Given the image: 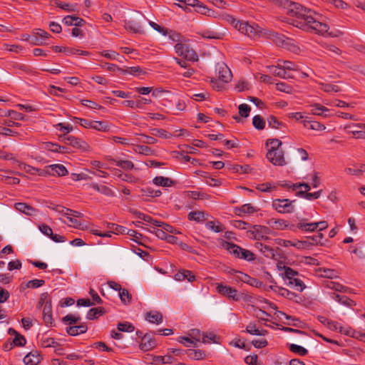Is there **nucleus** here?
<instances>
[{
  "label": "nucleus",
  "mask_w": 365,
  "mask_h": 365,
  "mask_svg": "<svg viewBox=\"0 0 365 365\" xmlns=\"http://www.w3.org/2000/svg\"><path fill=\"white\" fill-rule=\"evenodd\" d=\"M267 123L269 127L274 129H278L282 125V123L279 122L274 115H270L267 118Z\"/></svg>",
  "instance_id": "bf43d9fd"
},
{
  "label": "nucleus",
  "mask_w": 365,
  "mask_h": 365,
  "mask_svg": "<svg viewBox=\"0 0 365 365\" xmlns=\"http://www.w3.org/2000/svg\"><path fill=\"white\" fill-rule=\"evenodd\" d=\"M41 345L43 347H56L58 344V342L53 339L50 337L43 338L41 339Z\"/></svg>",
  "instance_id": "e2e57ef3"
},
{
  "label": "nucleus",
  "mask_w": 365,
  "mask_h": 365,
  "mask_svg": "<svg viewBox=\"0 0 365 365\" xmlns=\"http://www.w3.org/2000/svg\"><path fill=\"white\" fill-rule=\"evenodd\" d=\"M145 319L150 323L159 324L163 322V315L158 311H152L146 313Z\"/></svg>",
  "instance_id": "cd10ccee"
},
{
  "label": "nucleus",
  "mask_w": 365,
  "mask_h": 365,
  "mask_svg": "<svg viewBox=\"0 0 365 365\" xmlns=\"http://www.w3.org/2000/svg\"><path fill=\"white\" fill-rule=\"evenodd\" d=\"M270 232V229L267 227L254 225L253 229L247 232V235L250 238L257 240H267Z\"/></svg>",
  "instance_id": "6e6552de"
},
{
  "label": "nucleus",
  "mask_w": 365,
  "mask_h": 365,
  "mask_svg": "<svg viewBox=\"0 0 365 365\" xmlns=\"http://www.w3.org/2000/svg\"><path fill=\"white\" fill-rule=\"evenodd\" d=\"M205 227L215 232H220L224 230L223 225L219 222L215 221H208L205 224Z\"/></svg>",
  "instance_id": "4c0bfd02"
},
{
  "label": "nucleus",
  "mask_w": 365,
  "mask_h": 365,
  "mask_svg": "<svg viewBox=\"0 0 365 365\" xmlns=\"http://www.w3.org/2000/svg\"><path fill=\"white\" fill-rule=\"evenodd\" d=\"M81 320V317L78 315L75 314H67L63 318V322L68 323L69 324H73Z\"/></svg>",
  "instance_id": "338daca9"
},
{
  "label": "nucleus",
  "mask_w": 365,
  "mask_h": 365,
  "mask_svg": "<svg viewBox=\"0 0 365 365\" xmlns=\"http://www.w3.org/2000/svg\"><path fill=\"white\" fill-rule=\"evenodd\" d=\"M257 211V209L251 204H245L240 207L235 208V214L242 216L244 214H252Z\"/></svg>",
  "instance_id": "c85d7f7f"
},
{
  "label": "nucleus",
  "mask_w": 365,
  "mask_h": 365,
  "mask_svg": "<svg viewBox=\"0 0 365 365\" xmlns=\"http://www.w3.org/2000/svg\"><path fill=\"white\" fill-rule=\"evenodd\" d=\"M163 36H168L169 40L173 43H181L182 42L187 41V39L180 34L168 29H166V32L163 33Z\"/></svg>",
  "instance_id": "a211bd4d"
},
{
  "label": "nucleus",
  "mask_w": 365,
  "mask_h": 365,
  "mask_svg": "<svg viewBox=\"0 0 365 365\" xmlns=\"http://www.w3.org/2000/svg\"><path fill=\"white\" fill-rule=\"evenodd\" d=\"M239 258L247 261H252L255 259L254 253L243 248H242V252H240Z\"/></svg>",
  "instance_id": "680f3d73"
},
{
  "label": "nucleus",
  "mask_w": 365,
  "mask_h": 365,
  "mask_svg": "<svg viewBox=\"0 0 365 365\" xmlns=\"http://www.w3.org/2000/svg\"><path fill=\"white\" fill-rule=\"evenodd\" d=\"M62 22L66 26H82L86 24L83 19L75 16H66L63 19Z\"/></svg>",
  "instance_id": "f3484780"
},
{
  "label": "nucleus",
  "mask_w": 365,
  "mask_h": 365,
  "mask_svg": "<svg viewBox=\"0 0 365 365\" xmlns=\"http://www.w3.org/2000/svg\"><path fill=\"white\" fill-rule=\"evenodd\" d=\"M289 349L290 351L292 353H294L296 354H298L299 356H305L307 354L308 351L304 348L303 346H301L299 345H297L294 344H291L289 345Z\"/></svg>",
  "instance_id": "a18cd8bd"
},
{
  "label": "nucleus",
  "mask_w": 365,
  "mask_h": 365,
  "mask_svg": "<svg viewBox=\"0 0 365 365\" xmlns=\"http://www.w3.org/2000/svg\"><path fill=\"white\" fill-rule=\"evenodd\" d=\"M98 131L107 132L109 130V126L105 121L93 120L92 128Z\"/></svg>",
  "instance_id": "de8ad7c7"
},
{
  "label": "nucleus",
  "mask_w": 365,
  "mask_h": 365,
  "mask_svg": "<svg viewBox=\"0 0 365 365\" xmlns=\"http://www.w3.org/2000/svg\"><path fill=\"white\" fill-rule=\"evenodd\" d=\"M56 128L63 133L62 135H66L73 131V128L69 123H59L56 125Z\"/></svg>",
  "instance_id": "5fc2aeb1"
},
{
  "label": "nucleus",
  "mask_w": 365,
  "mask_h": 365,
  "mask_svg": "<svg viewBox=\"0 0 365 365\" xmlns=\"http://www.w3.org/2000/svg\"><path fill=\"white\" fill-rule=\"evenodd\" d=\"M217 336L213 332H208L202 334V342L204 344H207L209 342H212L215 344H217L218 341L216 340Z\"/></svg>",
  "instance_id": "6e6d98bb"
},
{
  "label": "nucleus",
  "mask_w": 365,
  "mask_h": 365,
  "mask_svg": "<svg viewBox=\"0 0 365 365\" xmlns=\"http://www.w3.org/2000/svg\"><path fill=\"white\" fill-rule=\"evenodd\" d=\"M185 353L192 360H201L206 357L205 352L200 349H189L185 351Z\"/></svg>",
  "instance_id": "bb28decb"
},
{
  "label": "nucleus",
  "mask_w": 365,
  "mask_h": 365,
  "mask_svg": "<svg viewBox=\"0 0 365 365\" xmlns=\"http://www.w3.org/2000/svg\"><path fill=\"white\" fill-rule=\"evenodd\" d=\"M297 227L302 231L313 232L317 229V224L316 222H300L297 225Z\"/></svg>",
  "instance_id": "58836bf2"
},
{
  "label": "nucleus",
  "mask_w": 365,
  "mask_h": 365,
  "mask_svg": "<svg viewBox=\"0 0 365 365\" xmlns=\"http://www.w3.org/2000/svg\"><path fill=\"white\" fill-rule=\"evenodd\" d=\"M207 215L200 210L192 211L188 214V220L196 222H202L207 220Z\"/></svg>",
  "instance_id": "393cba45"
},
{
  "label": "nucleus",
  "mask_w": 365,
  "mask_h": 365,
  "mask_svg": "<svg viewBox=\"0 0 365 365\" xmlns=\"http://www.w3.org/2000/svg\"><path fill=\"white\" fill-rule=\"evenodd\" d=\"M150 132L153 135L165 139L170 138L172 135L170 133L164 129L153 128L150 130Z\"/></svg>",
  "instance_id": "3c124183"
},
{
  "label": "nucleus",
  "mask_w": 365,
  "mask_h": 365,
  "mask_svg": "<svg viewBox=\"0 0 365 365\" xmlns=\"http://www.w3.org/2000/svg\"><path fill=\"white\" fill-rule=\"evenodd\" d=\"M201 35L205 38H210V39L221 38V34L220 33L212 31H204L202 32Z\"/></svg>",
  "instance_id": "0e129e2a"
},
{
  "label": "nucleus",
  "mask_w": 365,
  "mask_h": 365,
  "mask_svg": "<svg viewBox=\"0 0 365 365\" xmlns=\"http://www.w3.org/2000/svg\"><path fill=\"white\" fill-rule=\"evenodd\" d=\"M43 320L46 326L53 324L51 302L46 301L43 309Z\"/></svg>",
  "instance_id": "2eb2a0df"
},
{
  "label": "nucleus",
  "mask_w": 365,
  "mask_h": 365,
  "mask_svg": "<svg viewBox=\"0 0 365 365\" xmlns=\"http://www.w3.org/2000/svg\"><path fill=\"white\" fill-rule=\"evenodd\" d=\"M284 6L289 15L295 17L291 22L294 26L322 36L328 33L329 26L320 21L321 16L314 11L288 0L284 1Z\"/></svg>",
  "instance_id": "f257e3e1"
},
{
  "label": "nucleus",
  "mask_w": 365,
  "mask_h": 365,
  "mask_svg": "<svg viewBox=\"0 0 365 365\" xmlns=\"http://www.w3.org/2000/svg\"><path fill=\"white\" fill-rule=\"evenodd\" d=\"M216 290L220 294L235 302L239 301L241 298L235 288L223 284L222 283H217L216 284Z\"/></svg>",
  "instance_id": "423d86ee"
},
{
  "label": "nucleus",
  "mask_w": 365,
  "mask_h": 365,
  "mask_svg": "<svg viewBox=\"0 0 365 365\" xmlns=\"http://www.w3.org/2000/svg\"><path fill=\"white\" fill-rule=\"evenodd\" d=\"M125 28L126 30L135 34L143 32V28L140 23L134 20L125 21Z\"/></svg>",
  "instance_id": "5701e85b"
},
{
  "label": "nucleus",
  "mask_w": 365,
  "mask_h": 365,
  "mask_svg": "<svg viewBox=\"0 0 365 365\" xmlns=\"http://www.w3.org/2000/svg\"><path fill=\"white\" fill-rule=\"evenodd\" d=\"M278 293L281 296L289 299H294L295 297H297V295L295 293L288 290L287 289L282 287L279 288Z\"/></svg>",
  "instance_id": "13d9d810"
},
{
  "label": "nucleus",
  "mask_w": 365,
  "mask_h": 365,
  "mask_svg": "<svg viewBox=\"0 0 365 365\" xmlns=\"http://www.w3.org/2000/svg\"><path fill=\"white\" fill-rule=\"evenodd\" d=\"M295 200L289 199H276L272 202L273 207L280 213H291L294 212L293 202Z\"/></svg>",
  "instance_id": "0eeeda50"
},
{
  "label": "nucleus",
  "mask_w": 365,
  "mask_h": 365,
  "mask_svg": "<svg viewBox=\"0 0 365 365\" xmlns=\"http://www.w3.org/2000/svg\"><path fill=\"white\" fill-rule=\"evenodd\" d=\"M307 118H308L306 117V118L302 121L304 128L317 131H322L326 129L324 124L317 121L308 120Z\"/></svg>",
  "instance_id": "aec40b11"
},
{
  "label": "nucleus",
  "mask_w": 365,
  "mask_h": 365,
  "mask_svg": "<svg viewBox=\"0 0 365 365\" xmlns=\"http://www.w3.org/2000/svg\"><path fill=\"white\" fill-rule=\"evenodd\" d=\"M238 280L250 284L252 286H257L259 282L257 279L250 277L248 274L240 272L238 276Z\"/></svg>",
  "instance_id": "72a5a7b5"
},
{
  "label": "nucleus",
  "mask_w": 365,
  "mask_h": 365,
  "mask_svg": "<svg viewBox=\"0 0 365 365\" xmlns=\"http://www.w3.org/2000/svg\"><path fill=\"white\" fill-rule=\"evenodd\" d=\"M157 346V342L154 338L149 334H145L140 344V349L143 351H148L154 349Z\"/></svg>",
  "instance_id": "f8f14e48"
},
{
  "label": "nucleus",
  "mask_w": 365,
  "mask_h": 365,
  "mask_svg": "<svg viewBox=\"0 0 365 365\" xmlns=\"http://www.w3.org/2000/svg\"><path fill=\"white\" fill-rule=\"evenodd\" d=\"M310 112L312 115L324 116L325 118L328 116V114L326 113L329 110L324 106H322L319 103H314L310 105Z\"/></svg>",
  "instance_id": "b1692460"
},
{
  "label": "nucleus",
  "mask_w": 365,
  "mask_h": 365,
  "mask_svg": "<svg viewBox=\"0 0 365 365\" xmlns=\"http://www.w3.org/2000/svg\"><path fill=\"white\" fill-rule=\"evenodd\" d=\"M278 269L279 270H284V273L282 274L283 275L284 279L285 280L287 286L299 292H302L306 287L302 280L298 277L299 273L297 271L289 267H281L280 265H278Z\"/></svg>",
  "instance_id": "f03ea898"
},
{
  "label": "nucleus",
  "mask_w": 365,
  "mask_h": 365,
  "mask_svg": "<svg viewBox=\"0 0 365 365\" xmlns=\"http://www.w3.org/2000/svg\"><path fill=\"white\" fill-rule=\"evenodd\" d=\"M266 157L274 165L284 166L287 164L282 150H268Z\"/></svg>",
  "instance_id": "1a4fd4ad"
},
{
  "label": "nucleus",
  "mask_w": 365,
  "mask_h": 365,
  "mask_svg": "<svg viewBox=\"0 0 365 365\" xmlns=\"http://www.w3.org/2000/svg\"><path fill=\"white\" fill-rule=\"evenodd\" d=\"M9 333L11 335H13V334L15 335V337L13 339V344L15 346H23L25 345L26 339L23 335L20 334L19 333H18L16 330H14L12 328H10L9 329Z\"/></svg>",
  "instance_id": "c756f323"
},
{
  "label": "nucleus",
  "mask_w": 365,
  "mask_h": 365,
  "mask_svg": "<svg viewBox=\"0 0 365 365\" xmlns=\"http://www.w3.org/2000/svg\"><path fill=\"white\" fill-rule=\"evenodd\" d=\"M153 182L157 186H162L164 187H172L175 184L174 180L171 178L164 176H157L154 178Z\"/></svg>",
  "instance_id": "4be33fe9"
},
{
  "label": "nucleus",
  "mask_w": 365,
  "mask_h": 365,
  "mask_svg": "<svg viewBox=\"0 0 365 365\" xmlns=\"http://www.w3.org/2000/svg\"><path fill=\"white\" fill-rule=\"evenodd\" d=\"M175 53L179 56L183 57L184 59L188 61L195 62L198 61V56L195 50L185 42L181 43H176L174 46Z\"/></svg>",
  "instance_id": "7ed1b4c3"
},
{
  "label": "nucleus",
  "mask_w": 365,
  "mask_h": 365,
  "mask_svg": "<svg viewBox=\"0 0 365 365\" xmlns=\"http://www.w3.org/2000/svg\"><path fill=\"white\" fill-rule=\"evenodd\" d=\"M91 187L96 190V191L106 195V196H112L113 195V192L112 190L106 186V185H98L97 183H92Z\"/></svg>",
  "instance_id": "c9c22d12"
},
{
  "label": "nucleus",
  "mask_w": 365,
  "mask_h": 365,
  "mask_svg": "<svg viewBox=\"0 0 365 365\" xmlns=\"http://www.w3.org/2000/svg\"><path fill=\"white\" fill-rule=\"evenodd\" d=\"M108 228L110 230V232L115 235L125 234L127 228L118 225L113 223H108Z\"/></svg>",
  "instance_id": "603ef678"
},
{
  "label": "nucleus",
  "mask_w": 365,
  "mask_h": 365,
  "mask_svg": "<svg viewBox=\"0 0 365 365\" xmlns=\"http://www.w3.org/2000/svg\"><path fill=\"white\" fill-rule=\"evenodd\" d=\"M88 327L86 324L78 326H71L66 329L67 333L71 336H77L86 332Z\"/></svg>",
  "instance_id": "a878e982"
},
{
  "label": "nucleus",
  "mask_w": 365,
  "mask_h": 365,
  "mask_svg": "<svg viewBox=\"0 0 365 365\" xmlns=\"http://www.w3.org/2000/svg\"><path fill=\"white\" fill-rule=\"evenodd\" d=\"M282 141L277 138L268 139L266 142V145L269 146L268 150H282Z\"/></svg>",
  "instance_id": "49530a36"
},
{
  "label": "nucleus",
  "mask_w": 365,
  "mask_h": 365,
  "mask_svg": "<svg viewBox=\"0 0 365 365\" xmlns=\"http://www.w3.org/2000/svg\"><path fill=\"white\" fill-rule=\"evenodd\" d=\"M104 312V309L102 307L92 308L89 309L88 312H87L86 318L88 319L93 320L103 315Z\"/></svg>",
  "instance_id": "473e14b6"
},
{
  "label": "nucleus",
  "mask_w": 365,
  "mask_h": 365,
  "mask_svg": "<svg viewBox=\"0 0 365 365\" xmlns=\"http://www.w3.org/2000/svg\"><path fill=\"white\" fill-rule=\"evenodd\" d=\"M278 65L284 68L287 72L300 71L299 66L297 64L289 61L279 60Z\"/></svg>",
  "instance_id": "7c9ffc66"
},
{
  "label": "nucleus",
  "mask_w": 365,
  "mask_h": 365,
  "mask_svg": "<svg viewBox=\"0 0 365 365\" xmlns=\"http://www.w3.org/2000/svg\"><path fill=\"white\" fill-rule=\"evenodd\" d=\"M44 284H45V281L43 279H35L29 281L26 283V286L27 288L35 289V288H38V287L43 286Z\"/></svg>",
  "instance_id": "69168bd1"
},
{
  "label": "nucleus",
  "mask_w": 365,
  "mask_h": 365,
  "mask_svg": "<svg viewBox=\"0 0 365 365\" xmlns=\"http://www.w3.org/2000/svg\"><path fill=\"white\" fill-rule=\"evenodd\" d=\"M245 331L251 335L256 336H264L267 332L266 330H259L256 327V324L253 323H250L247 326Z\"/></svg>",
  "instance_id": "f704fd0d"
},
{
  "label": "nucleus",
  "mask_w": 365,
  "mask_h": 365,
  "mask_svg": "<svg viewBox=\"0 0 365 365\" xmlns=\"http://www.w3.org/2000/svg\"><path fill=\"white\" fill-rule=\"evenodd\" d=\"M220 246L235 257H240V252H242V247L240 246L222 240L220 241Z\"/></svg>",
  "instance_id": "4468645a"
},
{
  "label": "nucleus",
  "mask_w": 365,
  "mask_h": 365,
  "mask_svg": "<svg viewBox=\"0 0 365 365\" xmlns=\"http://www.w3.org/2000/svg\"><path fill=\"white\" fill-rule=\"evenodd\" d=\"M195 11L199 14L208 16H211L214 14V11L210 9L201 2H199L198 5L195 8Z\"/></svg>",
  "instance_id": "09e8293b"
},
{
  "label": "nucleus",
  "mask_w": 365,
  "mask_h": 365,
  "mask_svg": "<svg viewBox=\"0 0 365 365\" xmlns=\"http://www.w3.org/2000/svg\"><path fill=\"white\" fill-rule=\"evenodd\" d=\"M237 29L242 34L250 37L255 38L260 33V28L255 24H250L247 21H240L237 26Z\"/></svg>",
  "instance_id": "39448f33"
},
{
  "label": "nucleus",
  "mask_w": 365,
  "mask_h": 365,
  "mask_svg": "<svg viewBox=\"0 0 365 365\" xmlns=\"http://www.w3.org/2000/svg\"><path fill=\"white\" fill-rule=\"evenodd\" d=\"M117 328L119 331L123 332H133L135 330L133 324L128 322H119Z\"/></svg>",
  "instance_id": "37998d69"
},
{
  "label": "nucleus",
  "mask_w": 365,
  "mask_h": 365,
  "mask_svg": "<svg viewBox=\"0 0 365 365\" xmlns=\"http://www.w3.org/2000/svg\"><path fill=\"white\" fill-rule=\"evenodd\" d=\"M327 327L331 329V330H334V331H336V330H339V331L340 333H344L345 334H349L348 331H345L342 327L337 322H333V321H327Z\"/></svg>",
  "instance_id": "052dcab7"
},
{
  "label": "nucleus",
  "mask_w": 365,
  "mask_h": 365,
  "mask_svg": "<svg viewBox=\"0 0 365 365\" xmlns=\"http://www.w3.org/2000/svg\"><path fill=\"white\" fill-rule=\"evenodd\" d=\"M269 71L274 76H279L284 79L294 78V76L290 72H287L284 68L277 66H272L269 67Z\"/></svg>",
  "instance_id": "ddd939ff"
},
{
  "label": "nucleus",
  "mask_w": 365,
  "mask_h": 365,
  "mask_svg": "<svg viewBox=\"0 0 365 365\" xmlns=\"http://www.w3.org/2000/svg\"><path fill=\"white\" fill-rule=\"evenodd\" d=\"M123 74L129 73L133 76L144 75L145 72L140 66L128 67L126 69L121 70Z\"/></svg>",
  "instance_id": "a19ab883"
},
{
  "label": "nucleus",
  "mask_w": 365,
  "mask_h": 365,
  "mask_svg": "<svg viewBox=\"0 0 365 365\" xmlns=\"http://www.w3.org/2000/svg\"><path fill=\"white\" fill-rule=\"evenodd\" d=\"M319 85L320 89H322V91H324V92H327V93H331V92L338 93V92L341 91L340 88L335 84L319 83Z\"/></svg>",
  "instance_id": "e433bc0d"
},
{
  "label": "nucleus",
  "mask_w": 365,
  "mask_h": 365,
  "mask_svg": "<svg viewBox=\"0 0 365 365\" xmlns=\"http://www.w3.org/2000/svg\"><path fill=\"white\" fill-rule=\"evenodd\" d=\"M133 151L136 153L150 155L153 153V150L147 145H135L133 147Z\"/></svg>",
  "instance_id": "ea45409f"
},
{
  "label": "nucleus",
  "mask_w": 365,
  "mask_h": 365,
  "mask_svg": "<svg viewBox=\"0 0 365 365\" xmlns=\"http://www.w3.org/2000/svg\"><path fill=\"white\" fill-rule=\"evenodd\" d=\"M59 140L74 148L78 149L81 151H88L90 146L84 140L76 138L73 135H60L58 136Z\"/></svg>",
  "instance_id": "20e7f679"
},
{
  "label": "nucleus",
  "mask_w": 365,
  "mask_h": 365,
  "mask_svg": "<svg viewBox=\"0 0 365 365\" xmlns=\"http://www.w3.org/2000/svg\"><path fill=\"white\" fill-rule=\"evenodd\" d=\"M322 192V190L314 192H306L305 191L299 190L297 192V195L301 197H304L306 200H312L314 199H318L321 196Z\"/></svg>",
  "instance_id": "2f4dec72"
},
{
  "label": "nucleus",
  "mask_w": 365,
  "mask_h": 365,
  "mask_svg": "<svg viewBox=\"0 0 365 365\" xmlns=\"http://www.w3.org/2000/svg\"><path fill=\"white\" fill-rule=\"evenodd\" d=\"M270 38L273 42L279 46H284L285 44L286 38L283 34L272 33Z\"/></svg>",
  "instance_id": "c03bdc74"
},
{
  "label": "nucleus",
  "mask_w": 365,
  "mask_h": 365,
  "mask_svg": "<svg viewBox=\"0 0 365 365\" xmlns=\"http://www.w3.org/2000/svg\"><path fill=\"white\" fill-rule=\"evenodd\" d=\"M113 161L115 163V165L125 170H132L134 167L133 163L130 160H113Z\"/></svg>",
  "instance_id": "8fccbe9b"
},
{
  "label": "nucleus",
  "mask_w": 365,
  "mask_h": 365,
  "mask_svg": "<svg viewBox=\"0 0 365 365\" xmlns=\"http://www.w3.org/2000/svg\"><path fill=\"white\" fill-rule=\"evenodd\" d=\"M216 73L218 78L223 83H228L232 79V73L228 66L224 63H218L216 65Z\"/></svg>",
  "instance_id": "9d476101"
},
{
  "label": "nucleus",
  "mask_w": 365,
  "mask_h": 365,
  "mask_svg": "<svg viewBox=\"0 0 365 365\" xmlns=\"http://www.w3.org/2000/svg\"><path fill=\"white\" fill-rule=\"evenodd\" d=\"M252 124L257 130H263L265 126V121L260 115H255L252 119Z\"/></svg>",
  "instance_id": "864d4df0"
},
{
  "label": "nucleus",
  "mask_w": 365,
  "mask_h": 365,
  "mask_svg": "<svg viewBox=\"0 0 365 365\" xmlns=\"http://www.w3.org/2000/svg\"><path fill=\"white\" fill-rule=\"evenodd\" d=\"M14 208L19 212L29 216L34 215L36 213L35 208L24 202L15 203Z\"/></svg>",
  "instance_id": "6ab92c4d"
},
{
  "label": "nucleus",
  "mask_w": 365,
  "mask_h": 365,
  "mask_svg": "<svg viewBox=\"0 0 365 365\" xmlns=\"http://www.w3.org/2000/svg\"><path fill=\"white\" fill-rule=\"evenodd\" d=\"M50 36L49 34L41 29H35L33 31L31 43L34 45H42L45 41Z\"/></svg>",
  "instance_id": "9b49d317"
},
{
  "label": "nucleus",
  "mask_w": 365,
  "mask_h": 365,
  "mask_svg": "<svg viewBox=\"0 0 365 365\" xmlns=\"http://www.w3.org/2000/svg\"><path fill=\"white\" fill-rule=\"evenodd\" d=\"M138 135L139 136L138 140L140 143L145 144H155L157 143V140L152 136H148L145 134H138Z\"/></svg>",
  "instance_id": "4d7b16f0"
},
{
  "label": "nucleus",
  "mask_w": 365,
  "mask_h": 365,
  "mask_svg": "<svg viewBox=\"0 0 365 365\" xmlns=\"http://www.w3.org/2000/svg\"><path fill=\"white\" fill-rule=\"evenodd\" d=\"M47 170L49 174L58 176H65L68 174V170L66 167L61 164H53L47 167Z\"/></svg>",
  "instance_id": "dca6fc26"
},
{
  "label": "nucleus",
  "mask_w": 365,
  "mask_h": 365,
  "mask_svg": "<svg viewBox=\"0 0 365 365\" xmlns=\"http://www.w3.org/2000/svg\"><path fill=\"white\" fill-rule=\"evenodd\" d=\"M333 299L334 300H336V302H338L342 304L346 305L348 307H351L354 303V302L351 299H350L349 298H348L346 296L340 295V294H335V293H334Z\"/></svg>",
  "instance_id": "79ce46f5"
},
{
  "label": "nucleus",
  "mask_w": 365,
  "mask_h": 365,
  "mask_svg": "<svg viewBox=\"0 0 365 365\" xmlns=\"http://www.w3.org/2000/svg\"><path fill=\"white\" fill-rule=\"evenodd\" d=\"M177 341L179 343L184 344L185 346H190L191 345H193L194 346H197L194 340H192L190 336H180L178 338Z\"/></svg>",
  "instance_id": "774afa93"
},
{
  "label": "nucleus",
  "mask_w": 365,
  "mask_h": 365,
  "mask_svg": "<svg viewBox=\"0 0 365 365\" xmlns=\"http://www.w3.org/2000/svg\"><path fill=\"white\" fill-rule=\"evenodd\" d=\"M41 356L37 351L29 353L24 358V362L26 365H37L41 361Z\"/></svg>",
  "instance_id": "412c9836"
}]
</instances>
